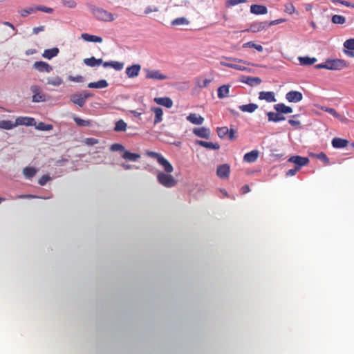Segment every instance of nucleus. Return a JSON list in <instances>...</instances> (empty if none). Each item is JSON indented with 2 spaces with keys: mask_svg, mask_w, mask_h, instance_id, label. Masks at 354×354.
Segmentation results:
<instances>
[{
  "mask_svg": "<svg viewBox=\"0 0 354 354\" xmlns=\"http://www.w3.org/2000/svg\"><path fill=\"white\" fill-rule=\"evenodd\" d=\"M88 7L93 17L99 21H113L115 20V17L112 13L102 8L93 4H88Z\"/></svg>",
  "mask_w": 354,
  "mask_h": 354,
  "instance_id": "nucleus-1",
  "label": "nucleus"
},
{
  "mask_svg": "<svg viewBox=\"0 0 354 354\" xmlns=\"http://www.w3.org/2000/svg\"><path fill=\"white\" fill-rule=\"evenodd\" d=\"M157 180L160 185L167 188L174 187L177 182L171 175L161 171L158 172Z\"/></svg>",
  "mask_w": 354,
  "mask_h": 354,
  "instance_id": "nucleus-2",
  "label": "nucleus"
},
{
  "mask_svg": "<svg viewBox=\"0 0 354 354\" xmlns=\"http://www.w3.org/2000/svg\"><path fill=\"white\" fill-rule=\"evenodd\" d=\"M30 91L32 93V102H42L47 100V95L45 94L42 88L37 85H32L30 88Z\"/></svg>",
  "mask_w": 354,
  "mask_h": 354,
  "instance_id": "nucleus-3",
  "label": "nucleus"
},
{
  "mask_svg": "<svg viewBox=\"0 0 354 354\" xmlns=\"http://www.w3.org/2000/svg\"><path fill=\"white\" fill-rule=\"evenodd\" d=\"M327 70L339 71L346 66V62L344 59H327Z\"/></svg>",
  "mask_w": 354,
  "mask_h": 354,
  "instance_id": "nucleus-4",
  "label": "nucleus"
},
{
  "mask_svg": "<svg viewBox=\"0 0 354 354\" xmlns=\"http://www.w3.org/2000/svg\"><path fill=\"white\" fill-rule=\"evenodd\" d=\"M144 71L146 73L145 77L147 79L163 80L167 78L165 75L161 73L158 70H150L149 68H144Z\"/></svg>",
  "mask_w": 354,
  "mask_h": 354,
  "instance_id": "nucleus-5",
  "label": "nucleus"
},
{
  "mask_svg": "<svg viewBox=\"0 0 354 354\" xmlns=\"http://www.w3.org/2000/svg\"><path fill=\"white\" fill-rule=\"evenodd\" d=\"M288 162H292L298 169L306 165L309 162V159L307 157H302L300 156H292L289 158Z\"/></svg>",
  "mask_w": 354,
  "mask_h": 354,
  "instance_id": "nucleus-6",
  "label": "nucleus"
},
{
  "mask_svg": "<svg viewBox=\"0 0 354 354\" xmlns=\"http://www.w3.org/2000/svg\"><path fill=\"white\" fill-rule=\"evenodd\" d=\"M230 167L228 164H222L216 169V175L221 179H227L230 176Z\"/></svg>",
  "mask_w": 354,
  "mask_h": 354,
  "instance_id": "nucleus-7",
  "label": "nucleus"
},
{
  "mask_svg": "<svg viewBox=\"0 0 354 354\" xmlns=\"http://www.w3.org/2000/svg\"><path fill=\"white\" fill-rule=\"evenodd\" d=\"M286 99L288 102L297 103L302 100L303 95L297 91H290L286 94Z\"/></svg>",
  "mask_w": 354,
  "mask_h": 354,
  "instance_id": "nucleus-8",
  "label": "nucleus"
},
{
  "mask_svg": "<svg viewBox=\"0 0 354 354\" xmlns=\"http://www.w3.org/2000/svg\"><path fill=\"white\" fill-rule=\"evenodd\" d=\"M141 70V66L139 64H135L126 68L125 73L129 78H135L139 75Z\"/></svg>",
  "mask_w": 354,
  "mask_h": 354,
  "instance_id": "nucleus-9",
  "label": "nucleus"
},
{
  "mask_svg": "<svg viewBox=\"0 0 354 354\" xmlns=\"http://www.w3.org/2000/svg\"><path fill=\"white\" fill-rule=\"evenodd\" d=\"M33 68L40 73H50L53 70V67L46 62L37 61L33 64Z\"/></svg>",
  "mask_w": 354,
  "mask_h": 354,
  "instance_id": "nucleus-10",
  "label": "nucleus"
},
{
  "mask_svg": "<svg viewBox=\"0 0 354 354\" xmlns=\"http://www.w3.org/2000/svg\"><path fill=\"white\" fill-rule=\"evenodd\" d=\"M268 27V21H261L252 23L248 29L243 30L244 32H260Z\"/></svg>",
  "mask_w": 354,
  "mask_h": 354,
  "instance_id": "nucleus-11",
  "label": "nucleus"
},
{
  "mask_svg": "<svg viewBox=\"0 0 354 354\" xmlns=\"http://www.w3.org/2000/svg\"><path fill=\"white\" fill-rule=\"evenodd\" d=\"M36 124L35 120L30 117H18L15 120V125H25L27 127H32Z\"/></svg>",
  "mask_w": 354,
  "mask_h": 354,
  "instance_id": "nucleus-12",
  "label": "nucleus"
},
{
  "mask_svg": "<svg viewBox=\"0 0 354 354\" xmlns=\"http://www.w3.org/2000/svg\"><path fill=\"white\" fill-rule=\"evenodd\" d=\"M70 100L73 104L80 107H83L86 103L84 97H82V91L77 92L70 95Z\"/></svg>",
  "mask_w": 354,
  "mask_h": 354,
  "instance_id": "nucleus-13",
  "label": "nucleus"
},
{
  "mask_svg": "<svg viewBox=\"0 0 354 354\" xmlns=\"http://www.w3.org/2000/svg\"><path fill=\"white\" fill-rule=\"evenodd\" d=\"M193 133L199 138L209 139L211 132L208 128L203 127L199 128H194L193 129Z\"/></svg>",
  "mask_w": 354,
  "mask_h": 354,
  "instance_id": "nucleus-14",
  "label": "nucleus"
},
{
  "mask_svg": "<svg viewBox=\"0 0 354 354\" xmlns=\"http://www.w3.org/2000/svg\"><path fill=\"white\" fill-rule=\"evenodd\" d=\"M260 100H266L267 102H274L277 101L274 93L272 91H261L259 93Z\"/></svg>",
  "mask_w": 354,
  "mask_h": 354,
  "instance_id": "nucleus-15",
  "label": "nucleus"
},
{
  "mask_svg": "<svg viewBox=\"0 0 354 354\" xmlns=\"http://www.w3.org/2000/svg\"><path fill=\"white\" fill-rule=\"evenodd\" d=\"M250 12L256 15H266L268 13V8L263 5L252 4L250 6Z\"/></svg>",
  "mask_w": 354,
  "mask_h": 354,
  "instance_id": "nucleus-16",
  "label": "nucleus"
},
{
  "mask_svg": "<svg viewBox=\"0 0 354 354\" xmlns=\"http://www.w3.org/2000/svg\"><path fill=\"white\" fill-rule=\"evenodd\" d=\"M241 82L247 84L250 86H254L259 84L261 82V80L258 77H249L242 75L241 77Z\"/></svg>",
  "mask_w": 354,
  "mask_h": 354,
  "instance_id": "nucleus-17",
  "label": "nucleus"
},
{
  "mask_svg": "<svg viewBox=\"0 0 354 354\" xmlns=\"http://www.w3.org/2000/svg\"><path fill=\"white\" fill-rule=\"evenodd\" d=\"M268 120L269 122H279L286 120V117L283 116L281 113L277 112H267Z\"/></svg>",
  "mask_w": 354,
  "mask_h": 354,
  "instance_id": "nucleus-18",
  "label": "nucleus"
},
{
  "mask_svg": "<svg viewBox=\"0 0 354 354\" xmlns=\"http://www.w3.org/2000/svg\"><path fill=\"white\" fill-rule=\"evenodd\" d=\"M104 68L111 67L117 71H120L123 69L124 64L123 62L118 61H109L103 62L102 64Z\"/></svg>",
  "mask_w": 354,
  "mask_h": 354,
  "instance_id": "nucleus-19",
  "label": "nucleus"
},
{
  "mask_svg": "<svg viewBox=\"0 0 354 354\" xmlns=\"http://www.w3.org/2000/svg\"><path fill=\"white\" fill-rule=\"evenodd\" d=\"M274 109L277 112L281 113L282 115L291 113L293 111L292 109L290 106H286L283 103H279L274 104Z\"/></svg>",
  "mask_w": 354,
  "mask_h": 354,
  "instance_id": "nucleus-20",
  "label": "nucleus"
},
{
  "mask_svg": "<svg viewBox=\"0 0 354 354\" xmlns=\"http://www.w3.org/2000/svg\"><path fill=\"white\" fill-rule=\"evenodd\" d=\"M157 162L163 167L166 173L170 174L173 171V166L162 156L158 158V160Z\"/></svg>",
  "mask_w": 354,
  "mask_h": 354,
  "instance_id": "nucleus-21",
  "label": "nucleus"
},
{
  "mask_svg": "<svg viewBox=\"0 0 354 354\" xmlns=\"http://www.w3.org/2000/svg\"><path fill=\"white\" fill-rule=\"evenodd\" d=\"M259 153V152L257 150H252L246 153L243 156V160L246 162H254L257 160Z\"/></svg>",
  "mask_w": 354,
  "mask_h": 354,
  "instance_id": "nucleus-22",
  "label": "nucleus"
},
{
  "mask_svg": "<svg viewBox=\"0 0 354 354\" xmlns=\"http://www.w3.org/2000/svg\"><path fill=\"white\" fill-rule=\"evenodd\" d=\"M332 146L335 149H342L346 147L348 143V141L346 139L340 138H334L332 140Z\"/></svg>",
  "mask_w": 354,
  "mask_h": 354,
  "instance_id": "nucleus-23",
  "label": "nucleus"
},
{
  "mask_svg": "<svg viewBox=\"0 0 354 354\" xmlns=\"http://www.w3.org/2000/svg\"><path fill=\"white\" fill-rule=\"evenodd\" d=\"M59 50L57 47L44 50L42 56L45 59H51L59 54Z\"/></svg>",
  "mask_w": 354,
  "mask_h": 354,
  "instance_id": "nucleus-24",
  "label": "nucleus"
},
{
  "mask_svg": "<svg viewBox=\"0 0 354 354\" xmlns=\"http://www.w3.org/2000/svg\"><path fill=\"white\" fill-rule=\"evenodd\" d=\"M154 101L159 105L165 106L167 108H171L173 106V101L170 97H156Z\"/></svg>",
  "mask_w": 354,
  "mask_h": 354,
  "instance_id": "nucleus-25",
  "label": "nucleus"
},
{
  "mask_svg": "<svg viewBox=\"0 0 354 354\" xmlns=\"http://www.w3.org/2000/svg\"><path fill=\"white\" fill-rule=\"evenodd\" d=\"M121 156L122 158H124L125 160L133 161V162L137 161L140 158V155L139 153H132L126 149L122 153Z\"/></svg>",
  "mask_w": 354,
  "mask_h": 354,
  "instance_id": "nucleus-26",
  "label": "nucleus"
},
{
  "mask_svg": "<svg viewBox=\"0 0 354 354\" xmlns=\"http://www.w3.org/2000/svg\"><path fill=\"white\" fill-rule=\"evenodd\" d=\"M196 144L199 146L212 150H218L220 148V145L218 143H213L211 142H206L203 140H196Z\"/></svg>",
  "mask_w": 354,
  "mask_h": 354,
  "instance_id": "nucleus-27",
  "label": "nucleus"
},
{
  "mask_svg": "<svg viewBox=\"0 0 354 354\" xmlns=\"http://www.w3.org/2000/svg\"><path fill=\"white\" fill-rule=\"evenodd\" d=\"M187 120L194 124H197V125H200L201 124H203V121H204V118L201 116V115H198L196 113H190L187 117Z\"/></svg>",
  "mask_w": 354,
  "mask_h": 354,
  "instance_id": "nucleus-28",
  "label": "nucleus"
},
{
  "mask_svg": "<svg viewBox=\"0 0 354 354\" xmlns=\"http://www.w3.org/2000/svg\"><path fill=\"white\" fill-rule=\"evenodd\" d=\"M84 63L88 66L95 67L96 66H100L103 63L102 59H96L95 57H91L90 58H86L84 59Z\"/></svg>",
  "mask_w": 354,
  "mask_h": 354,
  "instance_id": "nucleus-29",
  "label": "nucleus"
},
{
  "mask_svg": "<svg viewBox=\"0 0 354 354\" xmlns=\"http://www.w3.org/2000/svg\"><path fill=\"white\" fill-rule=\"evenodd\" d=\"M109 86L106 80H100L97 82H90L88 84V87L90 88H104Z\"/></svg>",
  "mask_w": 354,
  "mask_h": 354,
  "instance_id": "nucleus-30",
  "label": "nucleus"
},
{
  "mask_svg": "<svg viewBox=\"0 0 354 354\" xmlns=\"http://www.w3.org/2000/svg\"><path fill=\"white\" fill-rule=\"evenodd\" d=\"M81 37L86 41L89 42H97L101 43L102 41V38L99 36L89 35L88 33H83L81 35Z\"/></svg>",
  "mask_w": 354,
  "mask_h": 354,
  "instance_id": "nucleus-31",
  "label": "nucleus"
},
{
  "mask_svg": "<svg viewBox=\"0 0 354 354\" xmlns=\"http://www.w3.org/2000/svg\"><path fill=\"white\" fill-rule=\"evenodd\" d=\"M230 92L229 85H222L218 87L217 90L218 97L223 99L228 96Z\"/></svg>",
  "mask_w": 354,
  "mask_h": 354,
  "instance_id": "nucleus-32",
  "label": "nucleus"
},
{
  "mask_svg": "<svg viewBox=\"0 0 354 354\" xmlns=\"http://www.w3.org/2000/svg\"><path fill=\"white\" fill-rule=\"evenodd\" d=\"M37 169L32 167H26L23 169V174L26 178L30 180L37 174Z\"/></svg>",
  "mask_w": 354,
  "mask_h": 354,
  "instance_id": "nucleus-33",
  "label": "nucleus"
},
{
  "mask_svg": "<svg viewBox=\"0 0 354 354\" xmlns=\"http://www.w3.org/2000/svg\"><path fill=\"white\" fill-rule=\"evenodd\" d=\"M151 111L155 114V118L153 122L154 124L160 123L162 120V109L160 107H153L151 109Z\"/></svg>",
  "mask_w": 354,
  "mask_h": 354,
  "instance_id": "nucleus-34",
  "label": "nucleus"
},
{
  "mask_svg": "<svg viewBox=\"0 0 354 354\" xmlns=\"http://www.w3.org/2000/svg\"><path fill=\"white\" fill-rule=\"evenodd\" d=\"M298 59L301 65L303 66H310L315 64L317 62V59L315 57H310L308 56L305 57H299Z\"/></svg>",
  "mask_w": 354,
  "mask_h": 354,
  "instance_id": "nucleus-35",
  "label": "nucleus"
},
{
  "mask_svg": "<svg viewBox=\"0 0 354 354\" xmlns=\"http://www.w3.org/2000/svg\"><path fill=\"white\" fill-rule=\"evenodd\" d=\"M239 109L243 112L253 113L258 109V105L254 103L239 106Z\"/></svg>",
  "mask_w": 354,
  "mask_h": 354,
  "instance_id": "nucleus-36",
  "label": "nucleus"
},
{
  "mask_svg": "<svg viewBox=\"0 0 354 354\" xmlns=\"http://www.w3.org/2000/svg\"><path fill=\"white\" fill-rule=\"evenodd\" d=\"M62 83H63V80L59 76L48 77L46 79V84L48 85H53L54 86H59Z\"/></svg>",
  "mask_w": 354,
  "mask_h": 354,
  "instance_id": "nucleus-37",
  "label": "nucleus"
},
{
  "mask_svg": "<svg viewBox=\"0 0 354 354\" xmlns=\"http://www.w3.org/2000/svg\"><path fill=\"white\" fill-rule=\"evenodd\" d=\"M221 64L222 66H227V67L232 68H234V69H236V70H239V71H249V72L251 71L250 68H246L245 66H241V65H239V64H232V63L225 62H221Z\"/></svg>",
  "mask_w": 354,
  "mask_h": 354,
  "instance_id": "nucleus-38",
  "label": "nucleus"
},
{
  "mask_svg": "<svg viewBox=\"0 0 354 354\" xmlns=\"http://www.w3.org/2000/svg\"><path fill=\"white\" fill-rule=\"evenodd\" d=\"M16 127L15 122H13L10 120H0V129L10 130Z\"/></svg>",
  "mask_w": 354,
  "mask_h": 354,
  "instance_id": "nucleus-39",
  "label": "nucleus"
},
{
  "mask_svg": "<svg viewBox=\"0 0 354 354\" xmlns=\"http://www.w3.org/2000/svg\"><path fill=\"white\" fill-rule=\"evenodd\" d=\"M127 127V123L123 120H119L115 124L114 131L116 132L125 131Z\"/></svg>",
  "mask_w": 354,
  "mask_h": 354,
  "instance_id": "nucleus-40",
  "label": "nucleus"
},
{
  "mask_svg": "<svg viewBox=\"0 0 354 354\" xmlns=\"http://www.w3.org/2000/svg\"><path fill=\"white\" fill-rule=\"evenodd\" d=\"M35 126L36 129L39 130V131H50L53 128L52 124H46L43 122H40L37 124H36Z\"/></svg>",
  "mask_w": 354,
  "mask_h": 354,
  "instance_id": "nucleus-41",
  "label": "nucleus"
},
{
  "mask_svg": "<svg viewBox=\"0 0 354 354\" xmlns=\"http://www.w3.org/2000/svg\"><path fill=\"white\" fill-rule=\"evenodd\" d=\"M189 21L184 17H178L171 21L172 26L188 25Z\"/></svg>",
  "mask_w": 354,
  "mask_h": 354,
  "instance_id": "nucleus-42",
  "label": "nucleus"
},
{
  "mask_svg": "<svg viewBox=\"0 0 354 354\" xmlns=\"http://www.w3.org/2000/svg\"><path fill=\"white\" fill-rule=\"evenodd\" d=\"M73 120L80 127H89L91 124L90 120H83L77 116L73 118Z\"/></svg>",
  "mask_w": 354,
  "mask_h": 354,
  "instance_id": "nucleus-43",
  "label": "nucleus"
},
{
  "mask_svg": "<svg viewBox=\"0 0 354 354\" xmlns=\"http://www.w3.org/2000/svg\"><path fill=\"white\" fill-rule=\"evenodd\" d=\"M243 48H253L259 52H261L263 50V48L261 45L256 44L252 41H248L247 43L243 44Z\"/></svg>",
  "mask_w": 354,
  "mask_h": 354,
  "instance_id": "nucleus-44",
  "label": "nucleus"
},
{
  "mask_svg": "<svg viewBox=\"0 0 354 354\" xmlns=\"http://www.w3.org/2000/svg\"><path fill=\"white\" fill-rule=\"evenodd\" d=\"M331 21L335 24H343L346 21V18L342 15H335L332 17Z\"/></svg>",
  "mask_w": 354,
  "mask_h": 354,
  "instance_id": "nucleus-45",
  "label": "nucleus"
},
{
  "mask_svg": "<svg viewBox=\"0 0 354 354\" xmlns=\"http://www.w3.org/2000/svg\"><path fill=\"white\" fill-rule=\"evenodd\" d=\"M321 109L326 113H330V115H332L333 116H334L335 118H338L339 119L341 118V115L340 114H339L336 111L335 109H334L333 108H330V107H327V106H322L321 107Z\"/></svg>",
  "mask_w": 354,
  "mask_h": 354,
  "instance_id": "nucleus-46",
  "label": "nucleus"
},
{
  "mask_svg": "<svg viewBox=\"0 0 354 354\" xmlns=\"http://www.w3.org/2000/svg\"><path fill=\"white\" fill-rule=\"evenodd\" d=\"M216 132H217L218 136L220 138H223L226 135H227V133L229 132V129L227 127H218L216 129Z\"/></svg>",
  "mask_w": 354,
  "mask_h": 354,
  "instance_id": "nucleus-47",
  "label": "nucleus"
},
{
  "mask_svg": "<svg viewBox=\"0 0 354 354\" xmlns=\"http://www.w3.org/2000/svg\"><path fill=\"white\" fill-rule=\"evenodd\" d=\"M110 150L111 151H122V153L124 151V147L120 143H115L111 145Z\"/></svg>",
  "mask_w": 354,
  "mask_h": 354,
  "instance_id": "nucleus-48",
  "label": "nucleus"
},
{
  "mask_svg": "<svg viewBox=\"0 0 354 354\" xmlns=\"http://www.w3.org/2000/svg\"><path fill=\"white\" fill-rule=\"evenodd\" d=\"M37 11L36 7H30L28 8L23 9L20 11V15L25 17L28 15L32 14Z\"/></svg>",
  "mask_w": 354,
  "mask_h": 354,
  "instance_id": "nucleus-49",
  "label": "nucleus"
},
{
  "mask_svg": "<svg viewBox=\"0 0 354 354\" xmlns=\"http://www.w3.org/2000/svg\"><path fill=\"white\" fill-rule=\"evenodd\" d=\"M17 198H26V199L42 198V199H45L46 200V199H49L51 197L50 196H48V197L38 196L32 195V194H23V195L17 196Z\"/></svg>",
  "mask_w": 354,
  "mask_h": 354,
  "instance_id": "nucleus-50",
  "label": "nucleus"
},
{
  "mask_svg": "<svg viewBox=\"0 0 354 354\" xmlns=\"http://www.w3.org/2000/svg\"><path fill=\"white\" fill-rule=\"evenodd\" d=\"M61 1L64 6L68 8H74L77 6L75 0H61Z\"/></svg>",
  "mask_w": 354,
  "mask_h": 354,
  "instance_id": "nucleus-51",
  "label": "nucleus"
},
{
  "mask_svg": "<svg viewBox=\"0 0 354 354\" xmlns=\"http://www.w3.org/2000/svg\"><path fill=\"white\" fill-rule=\"evenodd\" d=\"M344 47L348 50H354V39H348L344 43Z\"/></svg>",
  "mask_w": 354,
  "mask_h": 354,
  "instance_id": "nucleus-52",
  "label": "nucleus"
},
{
  "mask_svg": "<svg viewBox=\"0 0 354 354\" xmlns=\"http://www.w3.org/2000/svg\"><path fill=\"white\" fill-rule=\"evenodd\" d=\"M51 180V178L49 175L48 174H46V175H43L38 180V183L41 185V186H44L47 182H48L49 180Z\"/></svg>",
  "mask_w": 354,
  "mask_h": 354,
  "instance_id": "nucleus-53",
  "label": "nucleus"
},
{
  "mask_svg": "<svg viewBox=\"0 0 354 354\" xmlns=\"http://www.w3.org/2000/svg\"><path fill=\"white\" fill-rule=\"evenodd\" d=\"M68 80L74 82H83L84 81V78L82 75L72 76L69 75L68 77Z\"/></svg>",
  "mask_w": 354,
  "mask_h": 354,
  "instance_id": "nucleus-54",
  "label": "nucleus"
},
{
  "mask_svg": "<svg viewBox=\"0 0 354 354\" xmlns=\"http://www.w3.org/2000/svg\"><path fill=\"white\" fill-rule=\"evenodd\" d=\"M284 11L286 12V13H288V14H292L293 12H295V6H293L292 3H286L285 5V10Z\"/></svg>",
  "mask_w": 354,
  "mask_h": 354,
  "instance_id": "nucleus-55",
  "label": "nucleus"
},
{
  "mask_svg": "<svg viewBox=\"0 0 354 354\" xmlns=\"http://www.w3.org/2000/svg\"><path fill=\"white\" fill-rule=\"evenodd\" d=\"M84 143L88 146H93L99 143V140L94 138H87L85 139Z\"/></svg>",
  "mask_w": 354,
  "mask_h": 354,
  "instance_id": "nucleus-56",
  "label": "nucleus"
},
{
  "mask_svg": "<svg viewBox=\"0 0 354 354\" xmlns=\"http://www.w3.org/2000/svg\"><path fill=\"white\" fill-rule=\"evenodd\" d=\"M37 11H41L46 13H52L53 12V9L51 8H48L44 6H36Z\"/></svg>",
  "mask_w": 354,
  "mask_h": 354,
  "instance_id": "nucleus-57",
  "label": "nucleus"
},
{
  "mask_svg": "<svg viewBox=\"0 0 354 354\" xmlns=\"http://www.w3.org/2000/svg\"><path fill=\"white\" fill-rule=\"evenodd\" d=\"M245 2V0H228L226 3L227 6H234L241 3Z\"/></svg>",
  "mask_w": 354,
  "mask_h": 354,
  "instance_id": "nucleus-58",
  "label": "nucleus"
},
{
  "mask_svg": "<svg viewBox=\"0 0 354 354\" xmlns=\"http://www.w3.org/2000/svg\"><path fill=\"white\" fill-rule=\"evenodd\" d=\"M286 21V19H275V20H272V21H270V22H268V26H274V25H277V24H279L281 23H283Z\"/></svg>",
  "mask_w": 354,
  "mask_h": 354,
  "instance_id": "nucleus-59",
  "label": "nucleus"
},
{
  "mask_svg": "<svg viewBox=\"0 0 354 354\" xmlns=\"http://www.w3.org/2000/svg\"><path fill=\"white\" fill-rule=\"evenodd\" d=\"M317 157L318 159L323 160L326 164H329V162H330L329 158L323 152H321L319 154H317Z\"/></svg>",
  "mask_w": 354,
  "mask_h": 354,
  "instance_id": "nucleus-60",
  "label": "nucleus"
},
{
  "mask_svg": "<svg viewBox=\"0 0 354 354\" xmlns=\"http://www.w3.org/2000/svg\"><path fill=\"white\" fill-rule=\"evenodd\" d=\"M332 3L337 4V3H341L342 5H344L346 7L351 6V3L346 1L344 0H330Z\"/></svg>",
  "mask_w": 354,
  "mask_h": 354,
  "instance_id": "nucleus-61",
  "label": "nucleus"
},
{
  "mask_svg": "<svg viewBox=\"0 0 354 354\" xmlns=\"http://www.w3.org/2000/svg\"><path fill=\"white\" fill-rule=\"evenodd\" d=\"M299 170V169H298L297 167H295V168H293V169H289V170L286 172V176H295Z\"/></svg>",
  "mask_w": 354,
  "mask_h": 354,
  "instance_id": "nucleus-62",
  "label": "nucleus"
},
{
  "mask_svg": "<svg viewBox=\"0 0 354 354\" xmlns=\"http://www.w3.org/2000/svg\"><path fill=\"white\" fill-rule=\"evenodd\" d=\"M158 10L156 7L148 6L145 10V14L148 15L152 12H158Z\"/></svg>",
  "mask_w": 354,
  "mask_h": 354,
  "instance_id": "nucleus-63",
  "label": "nucleus"
},
{
  "mask_svg": "<svg viewBox=\"0 0 354 354\" xmlns=\"http://www.w3.org/2000/svg\"><path fill=\"white\" fill-rule=\"evenodd\" d=\"M45 30L44 26H40L38 27H35L32 29L33 34L37 35L39 32H42Z\"/></svg>",
  "mask_w": 354,
  "mask_h": 354,
  "instance_id": "nucleus-64",
  "label": "nucleus"
}]
</instances>
